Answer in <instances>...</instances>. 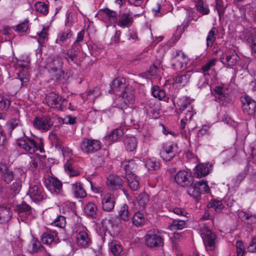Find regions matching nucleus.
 <instances>
[{"instance_id":"obj_1","label":"nucleus","mask_w":256,"mask_h":256,"mask_svg":"<svg viewBox=\"0 0 256 256\" xmlns=\"http://www.w3.org/2000/svg\"><path fill=\"white\" fill-rule=\"evenodd\" d=\"M45 100L48 106L52 108L63 111L67 108L73 110L71 104L68 103L66 98H62L58 94L51 92L46 94Z\"/></svg>"},{"instance_id":"obj_2","label":"nucleus","mask_w":256,"mask_h":256,"mask_svg":"<svg viewBox=\"0 0 256 256\" xmlns=\"http://www.w3.org/2000/svg\"><path fill=\"white\" fill-rule=\"evenodd\" d=\"M200 235L207 250H214L216 248V236L214 232L206 226H204L200 230Z\"/></svg>"},{"instance_id":"obj_3","label":"nucleus","mask_w":256,"mask_h":256,"mask_svg":"<svg viewBox=\"0 0 256 256\" xmlns=\"http://www.w3.org/2000/svg\"><path fill=\"white\" fill-rule=\"evenodd\" d=\"M188 58L181 50H177L172 55V68L177 70H182L186 68Z\"/></svg>"},{"instance_id":"obj_4","label":"nucleus","mask_w":256,"mask_h":256,"mask_svg":"<svg viewBox=\"0 0 256 256\" xmlns=\"http://www.w3.org/2000/svg\"><path fill=\"white\" fill-rule=\"evenodd\" d=\"M238 60V56L236 50L232 48L224 50L220 58V62L226 67L234 66Z\"/></svg>"},{"instance_id":"obj_5","label":"nucleus","mask_w":256,"mask_h":256,"mask_svg":"<svg viewBox=\"0 0 256 256\" xmlns=\"http://www.w3.org/2000/svg\"><path fill=\"white\" fill-rule=\"evenodd\" d=\"M178 153V147L176 144L168 142L162 144L160 152V158L165 161L172 160Z\"/></svg>"},{"instance_id":"obj_6","label":"nucleus","mask_w":256,"mask_h":256,"mask_svg":"<svg viewBox=\"0 0 256 256\" xmlns=\"http://www.w3.org/2000/svg\"><path fill=\"white\" fill-rule=\"evenodd\" d=\"M27 194L32 201L37 202L44 198V193L42 186L38 181L31 182Z\"/></svg>"},{"instance_id":"obj_7","label":"nucleus","mask_w":256,"mask_h":256,"mask_svg":"<svg viewBox=\"0 0 256 256\" xmlns=\"http://www.w3.org/2000/svg\"><path fill=\"white\" fill-rule=\"evenodd\" d=\"M100 141L87 138H83L80 143L82 151L86 154L94 153L101 148Z\"/></svg>"},{"instance_id":"obj_8","label":"nucleus","mask_w":256,"mask_h":256,"mask_svg":"<svg viewBox=\"0 0 256 256\" xmlns=\"http://www.w3.org/2000/svg\"><path fill=\"white\" fill-rule=\"evenodd\" d=\"M212 93L214 96L215 100L222 105H226L230 102L228 90L224 86H215Z\"/></svg>"},{"instance_id":"obj_9","label":"nucleus","mask_w":256,"mask_h":256,"mask_svg":"<svg viewBox=\"0 0 256 256\" xmlns=\"http://www.w3.org/2000/svg\"><path fill=\"white\" fill-rule=\"evenodd\" d=\"M53 124L52 118L48 115L42 117H36L33 122L34 128L42 132H46L50 130Z\"/></svg>"},{"instance_id":"obj_10","label":"nucleus","mask_w":256,"mask_h":256,"mask_svg":"<svg viewBox=\"0 0 256 256\" xmlns=\"http://www.w3.org/2000/svg\"><path fill=\"white\" fill-rule=\"evenodd\" d=\"M46 162L47 160L46 156L36 154L30 157V160L29 162L28 167L32 172H36L37 171L44 168Z\"/></svg>"},{"instance_id":"obj_11","label":"nucleus","mask_w":256,"mask_h":256,"mask_svg":"<svg viewBox=\"0 0 256 256\" xmlns=\"http://www.w3.org/2000/svg\"><path fill=\"white\" fill-rule=\"evenodd\" d=\"M134 22V16L130 10L121 11L118 16L117 25L121 28H129Z\"/></svg>"},{"instance_id":"obj_12","label":"nucleus","mask_w":256,"mask_h":256,"mask_svg":"<svg viewBox=\"0 0 256 256\" xmlns=\"http://www.w3.org/2000/svg\"><path fill=\"white\" fill-rule=\"evenodd\" d=\"M18 212L22 221H29L35 216L34 210L26 202H23L17 206Z\"/></svg>"},{"instance_id":"obj_13","label":"nucleus","mask_w":256,"mask_h":256,"mask_svg":"<svg viewBox=\"0 0 256 256\" xmlns=\"http://www.w3.org/2000/svg\"><path fill=\"white\" fill-rule=\"evenodd\" d=\"M45 184L52 193L62 194V183L55 177L48 176L45 179Z\"/></svg>"},{"instance_id":"obj_14","label":"nucleus","mask_w":256,"mask_h":256,"mask_svg":"<svg viewBox=\"0 0 256 256\" xmlns=\"http://www.w3.org/2000/svg\"><path fill=\"white\" fill-rule=\"evenodd\" d=\"M145 243L150 248H156L162 244L163 240L162 236L156 234L154 231H149L145 236Z\"/></svg>"},{"instance_id":"obj_15","label":"nucleus","mask_w":256,"mask_h":256,"mask_svg":"<svg viewBox=\"0 0 256 256\" xmlns=\"http://www.w3.org/2000/svg\"><path fill=\"white\" fill-rule=\"evenodd\" d=\"M176 182L182 186H188L193 183L191 174L186 170H180L174 177Z\"/></svg>"},{"instance_id":"obj_16","label":"nucleus","mask_w":256,"mask_h":256,"mask_svg":"<svg viewBox=\"0 0 256 256\" xmlns=\"http://www.w3.org/2000/svg\"><path fill=\"white\" fill-rule=\"evenodd\" d=\"M17 144L30 154H34L38 149L36 144L33 138H26L19 139L17 140Z\"/></svg>"},{"instance_id":"obj_17","label":"nucleus","mask_w":256,"mask_h":256,"mask_svg":"<svg viewBox=\"0 0 256 256\" xmlns=\"http://www.w3.org/2000/svg\"><path fill=\"white\" fill-rule=\"evenodd\" d=\"M41 240L44 244L52 246L60 242L58 234L55 231L46 230L41 236Z\"/></svg>"},{"instance_id":"obj_18","label":"nucleus","mask_w":256,"mask_h":256,"mask_svg":"<svg viewBox=\"0 0 256 256\" xmlns=\"http://www.w3.org/2000/svg\"><path fill=\"white\" fill-rule=\"evenodd\" d=\"M242 110L244 113L248 115H252L255 112L256 108V102L252 100L250 97L246 96L242 98Z\"/></svg>"},{"instance_id":"obj_19","label":"nucleus","mask_w":256,"mask_h":256,"mask_svg":"<svg viewBox=\"0 0 256 256\" xmlns=\"http://www.w3.org/2000/svg\"><path fill=\"white\" fill-rule=\"evenodd\" d=\"M101 18L108 26L116 22L118 16L116 12L106 8L102 12Z\"/></svg>"},{"instance_id":"obj_20","label":"nucleus","mask_w":256,"mask_h":256,"mask_svg":"<svg viewBox=\"0 0 256 256\" xmlns=\"http://www.w3.org/2000/svg\"><path fill=\"white\" fill-rule=\"evenodd\" d=\"M91 243V239L87 230H80L76 235V244L80 248H87Z\"/></svg>"},{"instance_id":"obj_21","label":"nucleus","mask_w":256,"mask_h":256,"mask_svg":"<svg viewBox=\"0 0 256 256\" xmlns=\"http://www.w3.org/2000/svg\"><path fill=\"white\" fill-rule=\"evenodd\" d=\"M115 198L114 196L110 193L106 194L102 199V208L106 212H111L114 208Z\"/></svg>"},{"instance_id":"obj_22","label":"nucleus","mask_w":256,"mask_h":256,"mask_svg":"<svg viewBox=\"0 0 256 256\" xmlns=\"http://www.w3.org/2000/svg\"><path fill=\"white\" fill-rule=\"evenodd\" d=\"M62 58L57 55L50 56L47 60L46 66L53 71H57L62 66Z\"/></svg>"},{"instance_id":"obj_23","label":"nucleus","mask_w":256,"mask_h":256,"mask_svg":"<svg viewBox=\"0 0 256 256\" xmlns=\"http://www.w3.org/2000/svg\"><path fill=\"white\" fill-rule=\"evenodd\" d=\"M122 180L118 176H110L107 179V185L112 190L122 188L123 184Z\"/></svg>"},{"instance_id":"obj_24","label":"nucleus","mask_w":256,"mask_h":256,"mask_svg":"<svg viewBox=\"0 0 256 256\" xmlns=\"http://www.w3.org/2000/svg\"><path fill=\"white\" fill-rule=\"evenodd\" d=\"M136 160L133 159L130 160H126L122 162L121 166L124 171V173L122 174L126 175V174H130L133 173V172L138 168V163Z\"/></svg>"},{"instance_id":"obj_25","label":"nucleus","mask_w":256,"mask_h":256,"mask_svg":"<svg viewBox=\"0 0 256 256\" xmlns=\"http://www.w3.org/2000/svg\"><path fill=\"white\" fill-rule=\"evenodd\" d=\"M122 97L125 104H132L135 100V92L132 86H126L122 92Z\"/></svg>"},{"instance_id":"obj_26","label":"nucleus","mask_w":256,"mask_h":256,"mask_svg":"<svg viewBox=\"0 0 256 256\" xmlns=\"http://www.w3.org/2000/svg\"><path fill=\"white\" fill-rule=\"evenodd\" d=\"M211 166L208 163L198 164L194 169V175L197 178L205 176L210 172V167Z\"/></svg>"},{"instance_id":"obj_27","label":"nucleus","mask_w":256,"mask_h":256,"mask_svg":"<svg viewBox=\"0 0 256 256\" xmlns=\"http://www.w3.org/2000/svg\"><path fill=\"white\" fill-rule=\"evenodd\" d=\"M149 200V196L148 194L145 192L142 193L137 198L134 204L140 210H143L146 208Z\"/></svg>"},{"instance_id":"obj_28","label":"nucleus","mask_w":256,"mask_h":256,"mask_svg":"<svg viewBox=\"0 0 256 256\" xmlns=\"http://www.w3.org/2000/svg\"><path fill=\"white\" fill-rule=\"evenodd\" d=\"M108 246L114 256H121L122 254L123 248L119 242L113 240L109 243Z\"/></svg>"},{"instance_id":"obj_29","label":"nucleus","mask_w":256,"mask_h":256,"mask_svg":"<svg viewBox=\"0 0 256 256\" xmlns=\"http://www.w3.org/2000/svg\"><path fill=\"white\" fill-rule=\"evenodd\" d=\"M190 78V72L178 75L174 78V84H178L179 86H185L189 82Z\"/></svg>"},{"instance_id":"obj_30","label":"nucleus","mask_w":256,"mask_h":256,"mask_svg":"<svg viewBox=\"0 0 256 256\" xmlns=\"http://www.w3.org/2000/svg\"><path fill=\"white\" fill-rule=\"evenodd\" d=\"M125 79L122 78H117L114 79L110 84V89L108 90L110 94L115 93L118 91L119 88L124 86Z\"/></svg>"},{"instance_id":"obj_31","label":"nucleus","mask_w":256,"mask_h":256,"mask_svg":"<svg viewBox=\"0 0 256 256\" xmlns=\"http://www.w3.org/2000/svg\"><path fill=\"white\" fill-rule=\"evenodd\" d=\"M98 208L96 204L92 202H88L84 208V214L88 216L95 218Z\"/></svg>"},{"instance_id":"obj_32","label":"nucleus","mask_w":256,"mask_h":256,"mask_svg":"<svg viewBox=\"0 0 256 256\" xmlns=\"http://www.w3.org/2000/svg\"><path fill=\"white\" fill-rule=\"evenodd\" d=\"M72 190L74 196L78 198H83L86 195V192L80 182L72 184Z\"/></svg>"},{"instance_id":"obj_33","label":"nucleus","mask_w":256,"mask_h":256,"mask_svg":"<svg viewBox=\"0 0 256 256\" xmlns=\"http://www.w3.org/2000/svg\"><path fill=\"white\" fill-rule=\"evenodd\" d=\"M238 216L242 221L246 224H252L256 222V214L240 212L238 214Z\"/></svg>"},{"instance_id":"obj_34","label":"nucleus","mask_w":256,"mask_h":256,"mask_svg":"<svg viewBox=\"0 0 256 256\" xmlns=\"http://www.w3.org/2000/svg\"><path fill=\"white\" fill-rule=\"evenodd\" d=\"M124 134V130L121 128H118L113 130L112 132L105 136L106 140L110 142L115 141L120 138Z\"/></svg>"},{"instance_id":"obj_35","label":"nucleus","mask_w":256,"mask_h":256,"mask_svg":"<svg viewBox=\"0 0 256 256\" xmlns=\"http://www.w3.org/2000/svg\"><path fill=\"white\" fill-rule=\"evenodd\" d=\"M126 148L127 150L132 152L137 147V140L135 137H126L124 141Z\"/></svg>"},{"instance_id":"obj_36","label":"nucleus","mask_w":256,"mask_h":256,"mask_svg":"<svg viewBox=\"0 0 256 256\" xmlns=\"http://www.w3.org/2000/svg\"><path fill=\"white\" fill-rule=\"evenodd\" d=\"M186 226V220H174L168 228L170 230H181L185 228Z\"/></svg>"},{"instance_id":"obj_37","label":"nucleus","mask_w":256,"mask_h":256,"mask_svg":"<svg viewBox=\"0 0 256 256\" xmlns=\"http://www.w3.org/2000/svg\"><path fill=\"white\" fill-rule=\"evenodd\" d=\"M118 215L120 220L124 222L128 221L130 216L128 206L126 204H123L118 210Z\"/></svg>"},{"instance_id":"obj_38","label":"nucleus","mask_w":256,"mask_h":256,"mask_svg":"<svg viewBox=\"0 0 256 256\" xmlns=\"http://www.w3.org/2000/svg\"><path fill=\"white\" fill-rule=\"evenodd\" d=\"M218 34V30L215 27L212 28L208 32L206 37V45L208 47L212 46L214 42L216 40V36Z\"/></svg>"},{"instance_id":"obj_39","label":"nucleus","mask_w":256,"mask_h":256,"mask_svg":"<svg viewBox=\"0 0 256 256\" xmlns=\"http://www.w3.org/2000/svg\"><path fill=\"white\" fill-rule=\"evenodd\" d=\"M190 100L186 98H182L179 99L178 102V104L179 106V110L180 112L184 110L186 108L188 110L190 109L192 110V106H191Z\"/></svg>"},{"instance_id":"obj_40","label":"nucleus","mask_w":256,"mask_h":256,"mask_svg":"<svg viewBox=\"0 0 256 256\" xmlns=\"http://www.w3.org/2000/svg\"><path fill=\"white\" fill-rule=\"evenodd\" d=\"M11 214L10 209L4 207H0V224L8 221L10 219Z\"/></svg>"},{"instance_id":"obj_41","label":"nucleus","mask_w":256,"mask_h":256,"mask_svg":"<svg viewBox=\"0 0 256 256\" xmlns=\"http://www.w3.org/2000/svg\"><path fill=\"white\" fill-rule=\"evenodd\" d=\"M208 207L218 213L224 208V206L221 200H214L208 203Z\"/></svg>"},{"instance_id":"obj_42","label":"nucleus","mask_w":256,"mask_h":256,"mask_svg":"<svg viewBox=\"0 0 256 256\" xmlns=\"http://www.w3.org/2000/svg\"><path fill=\"white\" fill-rule=\"evenodd\" d=\"M210 76L208 73L200 74L198 83V88L200 89L204 88L208 86V81Z\"/></svg>"},{"instance_id":"obj_43","label":"nucleus","mask_w":256,"mask_h":256,"mask_svg":"<svg viewBox=\"0 0 256 256\" xmlns=\"http://www.w3.org/2000/svg\"><path fill=\"white\" fill-rule=\"evenodd\" d=\"M188 186L189 187L187 190L188 194L193 198L196 200V202H198L200 199V191H198L194 184L193 186L192 184Z\"/></svg>"},{"instance_id":"obj_44","label":"nucleus","mask_w":256,"mask_h":256,"mask_svg":"<svg viewBox=\"0 0 256 256\" xmlns=\"http://www.w3.org/2000/svg\"><path fill=\"white\" fill-rule=\"evenodd\" d=\"M152 94L154 97L162 100L166 96L165 92L159 86H154L152 89Z\"/></svg>"},{"instance_id":"obj_45","label":"nucleus","mask_w":256,"mask_h":256,"mask_svg":"<svg viewBox=\"0 0 256 256\" xmlns=\"http://www.w3.org/2000/svg\"><path fill=\"white\" fill-rule=\"evenodd\" d=\"M194 184L196 186L200 194H202L208 193L210 192V188L206 182L204 180H200L196 182Z\"/></svg>"},{"instance_id":"obj_46","label":"nucleus","mask_w":256,"mask_h":256,"mask_svg":"<svg viewBox=\"0 0 256 256\" xmlns=\"http://www.w3.org/2000/svg\"><path fill=\"white\" fill-rule=\"evenodd\" d=\"M6 126L8 132L11 134L15 128L21 126L22 124L18 118H12L7 122Z\"/></svg>"},{"instance_id":"obj_47","label":"nucleus","mask_w":256,"mask_h":256,"mask_svg":"<svg viewBox=\"0 0 256 256\" xmlns=\"http://www.w3.org/2000/svg\"><path fill=\"white\" fill-rule=\"evenodd\" d=\"M72 36V33L70 30H67L66 31L60 32L56 40L57 44H60L65 42L67 39L70 38Z\"/></svg>"},{"instance_id":"obj_48","label":"nucleus","mask_w":256,"mask_h":256,"mask_svg":"<svg viewBox=\"0 0 256 256\" xmlns=\"http://www.w3.org/2000/svg\"><path fill=\"white\" fill-rule=\"evenodd\" d=\"M44 249V247L42 245L40 241L36 240H32L31 241V244L30 246L29 250L30 252H36L39 251H42Z\"/></svg>"},{"instance_id":"obj_49","label":"nucleus","mask_w":256,"mask_h":256,"mask_svg":"<svg viewBox=\"0 0 256 256\" xmlns=\"http://www.w3.org/2000/svg\"><path fill=\"white\" fill-rule=\"evenodd\" d=\"M48 28H43L40 32L38 33V41L40 46H42L48 40Z\"/></svg>"},{"instance_id":"obj_50","label":"nucleus","mask_w":256,"mask_h":256,"mask_svg":"<svg viewBox=\"0 0 256 256\" xmlns=\"http://www.w3.org/2000/svg\"><path fill=\"white\" fill-rule=\"evenodd\" d=\"M36 10L44 14L48 13V6L46 4L43 2L38 1L34 4Z\"/></svg>"},{"instance_id":"obj_51","label":"nucleus","mask_w":256,"mask_h":256,"mask_svg":"<svg viewBox=\"0 0 256 256\" xmlns=\"http://www.w3.org/2000/svg\"><path fill=\"white\" fill-rule=\"evenodd\" d=\"M132 222L136 226H140L144 222V215L139 212H136L132 216Z\"/></svg>"},{"instance_id":"obj_52","label":"nucleus","mask_w":256,"mask_h":256,"mask_svg":"<svg viewBox=\"0 0 256 256\" xmlns=\"http://www.w3.org/2000/svg\"><path fill=\"white\" fill-rule=\"evenodd\" d=\"M145 166L149 170H154L159 168L160 164L154 159L148 158L145 162Z\"/></svg>"},{"instance_id":"obj_53","label":"nucleus","mask_w":256,"mask_h":256,"mask_svg":"<svg viewBox=\"0 0 256 256\" xmlns=\"http://www.w3.org/2000/svg\"><path fill=\"white\" fill-rule=\"evenodd\" d=\"M10 102L9 96L4 94H0V108L7 109L10 106Z\"/></svg>"},{"instance_id":"obj_54","label":"nucleus","mask_w":256,"mask_h":256,"mask_svg":"<svg viewBox=\"0 0 256 256\" xmlns=\"http://www.w3.org/2000/svg\"><path fill=\"white\" fill-rule=\"evenodd\" d=\"M88 98L94 100L96 98L100 95L101 92L99 87L96 86L93 89H90L86 92Z\"/></svg>"},{"instance_id":"obj_55","label":"nucleus","mask_w":256,"mask_h":256,"mask_svg":"<svg viewBox=\"0 0 256 256\" xmlns=\"http://www.w3.org/2000/svg\"><path fill=\"white\" fill-rule=\"evenodd\" d=\"M64 58L68 62H72L74 63L77 62V53L73 49H69L67 50Z\"/></svg>"},{"instance_id":"obj_56","label":"nucleus","mask_w":256,"mask_h":256,"mask_svg":"<svg viewBox=\"0 0 256 256\" xmlns=\"http://www.w3.org/2000/svg\"><path fill=\"white\" fill-rule=\"evenodd\" d=\"M1 178L2 180L9 184L10 182L14 178V173L12 170L7 169L1 174Z\"/></svg>"},{"instance_id":"obj_57","label":"nucleus","mask_w":256,"mask_h":256,"mask_svg":"<svg viewBox=\"0 0 256 256\" xmlns=\"http://www.w3.org/2000/svg\"><path fill=\"white\" fill-rule=\"evenodd\" d=\"M66 221L65 217L60 215L54 220L52 223V224L54 226L62 228L66 226Z\"/></svg>"},{"instance_id":"obj_58","label":"nucleus","mask_w":256,"mask_h":256,"mask_svg":"<svg viewBox=\"0 0 256 256\" xmlns=\"http://www.w3.org/2000/svg\"><path fill=\"white\" fill-rule=\"evenodd\" d=\"M238 256H244L246 252L244 243L241 240L237 241L236 243Z\"/></svg>"},{"instance_id":"obj_59","label":"nucleus","mask_w":256,"mask_h":256,"mask_svg":"<svg viewBox=\"0 0 256 256\" xmlns=\"http://www.w3.org/2000/svg\"><path fill=\"white\" fill-rule=\"evenodd\" d=\"M28 28V22L27 20H25L16 26L15 30L18 32H26Z\"/></svg>"},{"instance_id":"obj_60","label":"nucleus","mask_w":256,"mask_h":256,"mask_svg":"<svg viewBox=\"0 0 256 256\" xmlns=\"http://www.w3.org/2000/svg\"><path fill=\"white\" fill-rule=\"evenodd\" d=\"M144 108L148 112H152L155 108V102L154 100H146L144 102Z\"/></svg>"},{"instance_id":"obj_61","label":"nucleus","mask_w":256,"mask_h":256,"mask_svg":"<svg viewBox=\"0 0 256 256\" xmlns=\"http://www.w3.org/2000/svg\"><path fill=\"white\" fill-rule=\"evenodd\" d=\"M64 168L68 172L70 176H76L78 175V172L74 170L72 166V163L70 161H67L64 164Z\"/></svg>"},{"instance_id":"obj_62","label":"nucleus","mask_w":256,"mask_h":256,"mask_svg":"<svg viewBox=\"0 0 256 256\" xmlns=\"http://www.w3.org/2000/svg\"><path fill=\"white\" fill-rule=\"evenodd\" d=\"M169 210L180 216H186V215L188 214L184 209L177 207H171L170 208Z\"/></svg>"},{"instance_id":"obj_63","label":"nucleus","mask_w":256,"mask_h":256,"mask_svg":"<svg viewBox=\"0 0 256 256\" xmlns=\"http://www.w3.org/2000/svg\"><path fill=\"white\" fill-rule=\"evenodd\" d=\"M196 10L202 14H208L210 12V10L206 4H200V5H196Z\"/></svg>"},{"instance_id":"obj_64","label":"nucleus","mask_w":256,"mask_h":256,"mask_svg":"<svg viewBox=\"0 0 256 256\" xmlns=\"http://www.w3.org/2000/svg\"><path fill=\"white\" fill-rule=\"evenodd\" d=\"M18 80L21 82V85L22 86H26L29 82L28 76L24 74V72H20L18 75Z\"/></svg>"}]
</instances>
